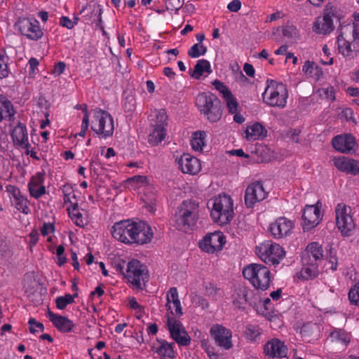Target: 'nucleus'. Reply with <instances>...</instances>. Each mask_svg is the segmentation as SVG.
Listing matches in <instances>:
<instances>
[{
	"mask_svg": "<svg viewBox=\"0 0 359 359\" xmlns=\"http://www.w3.org/2000/svg\"><path fill=\"white\" fill-rule=\"evenodd\" d=\"M349 158L340 156L334 159V165L340 170L346 172L348 170Z\"/></svg>",
	"mask_w": 359,
	"mask_h": 359,
	"instance_id": "obj_49",
	"label": "nucleus"
},
{
	"mask_svg": "<svg viewBox=\"0 0 359 359\" xmlns=\"http://www.w3.org/2000/svg\"><path fill=\"white\" fill-rule=\"evenodd\" d=\"M8 57L5 50L0 51V79L6 78L9 74L8 68Z\"/></svg>",
	"mask_w": 359,
	"mask_h": 359,
	"instance_id": "obj_40",
	"label": "nucleus"
},
{
	"mask_svg": "<svg viewBox=\"0 0 359 359\" xmlns=\"http://www.w3.org/2000/svg\"><path fill=\"white\" fill-rule=\"evenodd\" d=\"M282 34L290 42L295 41L298 37L297 29L292 25H287L282 27Z\"/></svg>",
	"mask_w": 359,
	"mask_h": 359,
	"instance_id": "obj_39",
	"label": "nucleus"
},
{
	"mask_svg": "<svg viewBox=\"0 0 359 359\" xmlns=\"http://www.w3.org/2000/svg\"><path fill=\"white\" fill-rule=\"evenodd\" d=\"M173 344H169L168 342L163 340L161 342V345L156 348L155 352L163 358H173L175 357V353L172 347Z\"/></svg>",
	"mask_w": 359,
	"mask_h": 359,
	"instance_id": "obj_32",
	"label": "nucleus"
},
{
	"mask_svg": "<svg viewBox=\"0 0 359 359\" xmlns=\"http://www.w3.org/2000/svg\"><path fill=\"white\" fill-rule=\"evenodd\" d=\"M92 12L95 13V16H97V18H94L91 22H94L96 21V26L99 27L104 33V27L102 26V8H101V6H95L94 8L92 9Z\"/></svg>",
	"mask_w": 359,
	"mask_h": 359,
	"instance_id": "obj_48",
	"label": "nucleus"
},
{
	"mask_svg": "<svg viewBox=\"0 0 359 359\" xmlns=\"http://www.w3.org/2000/svg\"><path fill=\"white\" fill-rule=\"evenodd\" d=\"M196 105L201 114L211 123L219 121L222 116L220 100L214 94L208 92L198 95Z\"/></svg>",
	"mask_w": 359,
	"mask_h": 359,
	"instance_id": "obj_2",
	"label": "nucleus"
},
{
	"mask_svg": "<svg viewBox=\"0 0 359 359\" xmlns=\"http://www.w3.org/2000/svg\"><path fill=\"white\" fill-rule=\"evenodd\" d=\"M6 191L8 193L11 203L20 212L28 214L29 209L28 207L29 201L26 196H23L17 187L8 184L6 187Z\"/></svg>",
	"mask_w": 359,
	"mask_h": 359,
	"instance_id": "obj_18",
	"label": "nucleus"
},
{
	"mask_svg": "<svg viewBox=\"0 0 359 359\" xmlns=\"http://www.w3.org/2000/svg\"><path fill=\"white\" fill-rule=\"evenodd\" d=\"M206 133L204 131H196L194 133V136L191 140V145L193 149L201 151L205 145V138Z\"/></svg>",
	"mask_w": 359,
	"mask_h": 359,
	"instance_id": "obj_35",
	"label": "nucleus"
},
{
	"mask_svg": "<svg viewBox=\"0 0 359 359\" xmlns=\"http://www.w3.org/2000/svg\"><path fill=\"white\" fill-rule=\"evenodd\" d=\"M333 18L340 23V18L333 11L326 12L323 17H318L314 22L313 31L319 34H328L334 29Z\"/></svg>",
	"mask_w": 359,
	"mask_h": 359,
	"instance_id": "obj_17",
	"label": "nucleus"
},
{
	"mask_svg": "<svg viewBox=\"0 0 359 359\" xmlns=\"http://www.w3.org/2000/svg\"><path fill=\"white\" fill-rule=\"evenodd\" d=\"M205 294L212 298H216L217 295L220 294V289L216 287L212 283H208L205 286Z\"/></svg>",
	"mask_w": 359,
	"mask_h": 359,
	"instance_id": "obj_50",
	"label": "nucleus"
},
{
	"mask_svg": "<svg viewBox=\"0 0 359 359\" xmlns=\"http://www.w3.org/2000/svg\"><path fill=\"white\" fill-rule=\"evenodd\" d=\"M262 97L264 102L270 107L283 109L287 103L288 91L286 86L283 83L267 79Z\"/></svg>",
	"mask_w": 359,
	"mask_h": 359,
	"instance_id": "obj_3",
	"label": "nucleus"
},
{
	"mask_svg": "<svg viewBox=\"0 0 359 359\" xmlns=\"http://www.w3.org/2000/svg\"><path fill=\"white\" fill-rule=\"evenodd\" d=\"M260 334V328L259 326L249 325L246 327L245 335L248 340L255 341Z\"/></svg>",
	"mask_w": 359,
	"mask_h": 359,
	"instance_id": "obj_46",
	"label": "nucleus"
},
{
	"mask_svg": "<svg viewBox=\"0 0 359 359\" xmlns=\"http://www.w3.org/2000/svg\"><path fill=\"white\" fill-rule=\"evenodd\" d=\"M76 22H73L68 17L62 16L60 20V25L67 29H72Z\"/></svg>",
	"mask_w": 359,
	"mask_h": 359,
	"instance_id": "obj_60",
	"label": "nucleus"
},
{
	"mask_svg": "<svg viewBox=\"0 0 359 359\" xmlns=\"http://www.w3.org/2000/svg\"><path fill=\"white\" fill-rule=\"evenodd\" d=\"M78 296V293L74 294H66L65 296H60L55 299L56 306L58 309L62 310L66 308L68 304L74 302V298Z\"/></svg>",
	"mask_w": 359,
	"mask_h": 359,
	"instance_id": "obj_37",
	"label": "nucleus"
},
{
	"mask_svg": "<svg viewBox=\"0 0 359 359\" xmlns=\"http://www.w3.org/2000/svg\"><path fill=\"white\" fill-rule=\"evenodd\" d=\"M167 325L171 337L180 346H188L190 344L191 338L189 336L182 323L175 318L168 317Z\"/></svg>",
	"mask_w": 359,
	"mask_h": 359,
	"instance_id": "obj_12",
	"label": "nucleus"
},
{
	"mask_svg": "<svg viewBox=\"0 0 359 359\" xmlns=\"http://www.w3.org/2000/svg\"><path fill=\"white\" fill-rule=\"evenodd\" d=\"M95 6H100V5L97 4H94L93 5L89 4L86 6H83L82 8V9L81 10L80 14L84 13L86 11H88L90 12V14L87 13L83 16L85 21H87V22L91 21L92 22L93 18V19L97 18V16H95V13L92 12V9L94 8Z\"/></svg>",
	"mask_w": 359,
	"mask_h": 359,
	"instance_id": "obj_51",
	"label": "nucleus"
},
{
	"mask_svg": "<svg viewBox=\"0 0 359 359\" xmlns=\"http://www.w3.org/2000/svg\"><path fill=\"white\" fill-rule=\"evenodd\" d=\"M151 188L149 187L147 188V191L144 193V196H142V201L144 203V207L149 212H154L156 210V204L158 202V197L154 191H152Z\"/></svg>",
	"mask_w": 359,
	"mask_h": 359,
	"instance_id": "obj_31",
	"label": "nucleus"
},
{
	"mask_svg": "<svg viewBox=\"0 0 359 359\" xmlns=\"http://www.w3.org/2000/svg\"><path fill=\"white\" fill-rule=\"evenodd\" d=\"M167 9L175 10L177 12L183 6L184 0H168Z\"/></svg>",
	"mask_w": 359,
	"mask_h": 359,
	"instance_id": "obj_58",
	"label": "nucleus"
},
{
	"mask_svg": "<svg viewBox=\"0 0 359 359\" xmlns=\"http://www.w3.org/2000/svg\"><path fill=\"white\" fill-rule=\"evenodd\" d=\"M167 306L168 307V310H170L172 314L180 316L183 313L180 300L175 301V302L172 303V306L170 304Z\"/></svg>",
	"mask_w": 359,
	"mask_h": 359,
	"instance_id": "obj_56",
	"label": "nucleus"
},
{
	"mask_svg": "<svg viewBox=\"0 0 359 359\" xmlns=\"http://www.w3.org/2000/svg\"><path fill=\"white\" fill-rule=\"evenodd\" d=\"M154 233L151 227L144 221L136 222L134 236L132 243L144 245L151 241Z\"/></svg>",
	"mask_w": 359,
	"mask_h": 359,
	"instance_id": "obj_22",
	"label": "nucleus"
},
{
	"mask_svg": "<svg viewBox=\"0 0 359 359\" xmlns=\"http://www.w3.org/2000/svg\"><path fill=\"white\" fill-rule=\"evenodd\" d=\"M341 116L342 117H344L347 121H352L353 122L355 123V121L353 118V111L351 108H345L343 109L341 111Z\"/></svg>",
	"mask_w": 359,
	"mask_h": 359,
	"instance_id": "obj_61",
	"label": "nucleus"
},
{
	"mask_svg": "<svg viewBox=\"0 0 359 359\" xmlns=\"http://www.w3.org/2000/svg\"><path fill=\"white\" fill-rule=\"evenodd\" d=\"M318 202L316 205H306L303 211V229L304 231H309L316 226L322 219V214L318 207Z\"/></svg>",
	"mask_w": 359,
	"mask_h": 359,
	"instance_id": "obj_16",
	"label": "nucleus"
},
{
	"mask_svg": "<svg viewBox=\"0 0 359 359\" xmlns=\"http://www.w3.org/2000/svg\"><path fill=\"white\" fill-rule=\"evenodd\" d=\"M13 252L11 241L6 238L0 237V259L6 260L11 257Z\"/></svg>",
	"mask_w": 359,
	"mask_h": 359,
	"instance_id": "obj_34",
	"label": "nucleus"
},
{
	"mask_svg": "<svg viewBox=\"0 0 359 359\" xmlns=\"http://www.w3.org/2000/svg\"><path fill=\"white\" fill-rule=\"evenodd\" d=\"M243 275L257 290L264 291L269 287L271 272L262 264H251L247 266L243 270Z\"/></svg>",
	"mask_w": 359,
	"mask_h": 359,
	"instance_id": "obj_4",
	"label": "nucleus"
},
{
	"mask_svg": "<svg viewBox=\"0 0 359 359\" xmlns=\"http://www.w3.org/2000/svg\"><path fill=\"white\" fill-rule=\"evenodd\" d=\"M294 228V223L286 217H278L271 224L269 231L275 238H282L290 235Z\"/></svg>",
	"mask_w": 359,
	"mask_h": 359,
	"instance_id": "obj_19",
	"label": "nucleus"
},
{
	"mask_svg": "<svg viewBox=\"0 0 359 359\" xmlns=\"http://www.w3.org/2000/svg\"><path fill=\"white\" fill-rule=\"evenodd\" d=\"M65 67L66 65L64 62H59L55 65L54 73L60 75L64 72Z\"/></svg>",
	"mask_w": 359,
	"mask_h": 359,
	"instance_id": "obj_64",
	"label": "nucleus"
},
{
	"mask_svg": "<svg viewBox=\"0 0 359 359\" xmlns=\"http://www.w3.org/2000/svg\"><path fill=\"white\" fill-rule=\"evenodd\" d=\"M304 253H308L309 255L312 256L313 258H316L319 261L323 257L322 245L317 242H313L309 244Z\"/></svg>",
	"mask_w": 359,
	"mask_h": 359,
	"instance_id": "obj_33",
	"label": "nucleus"
},
{
	"mask_svg": "<svg viewBox=\"0 0 359 359\" xmlns=\"http://www.w3.org/2000/svg\"><path fill=\"white\" fill-rule=\"evenodd\" d=\"M198 219V204L191 200L184 201L173 215V225L180 231H187L196 225Z\"/></svg>",
	"mask_w": 359,
	"mask_h": 359,
	"instance_id": "obj_1",
	"label": "nucleus"
},
{
	"mask_svg": "<svg viewBox=\"0 0 359 359\" xmlns=\"http://www.w3.org/2000/svg\"><path fill=\"white\" fill-rule=\"evenodd\" d=\"M11 137L14 144L22 149H28L30 147L26 126L21 122H18L14 127Z\"/></svg>",
	"mask_w": 359,
	"mask_h": 359,
	"instance_id": "obj_26",
	"label": "nucleus"
},
{
	"mask_svg": "<svg viewBox=\"0 0 359 359\" xmlns=\"http://www.w3.org/2000/svg\"><path fill=\"white\" fill-rule=\"evenodd\" d=\"M210 215L214 222L221 224H228L233 217V201L226 195L215 198L213 201Z\"/></svg>",
	"mask_w": 359,
	"mask_h": 359,
	"instance_id": "obj_5",
	"label": "nucleus"
},
{
	"mask_svg": "<svg viewBox=\"0 0 359 359\" xmlns=\"http://www.w3.org/2000/svg\"><path fill=\"white\" fill-rule=\"evenodd\" d=\"M318 262L316 258H313L312 256L309 255L308 253H302V266H318Z\"/></svg>",
	"mask_w": 359,
	"mask_h": 359,
	"instance_id": "obj_52",
	"label": "nucleus"
},
{
	"mask_svg": "<svg viewBox=\"0 0 359 359\" xmlns=\"http://www.w3.org/2000/svg\"><path fill=\"white\" fill-rule=\"evenodd\" d=\"M15 110L12 102L0 94V123L3 120L12 121L15 118Z\"/></svg>",
	"mask_w": 359,
	"mask_h": 359,
	"instance_id": "obj_28",
	"label": "nucleus"
},
{
	"mask_svg": "<svg viewBox=\"0 0 359 359\" xmlns=\"http://www.w3.org/2000/svg\"><path fill=\"white\" fill-rule=\"evenodd\" d=\"M43 181L44 174L43 172H37L36 175L32 177L28 183V189L31 196L38 199L46 194V187L42 185Z\"/></svg>",
	"mask_w": 359,
	"mask_h": 359,
	"instance_id": "obj_27",
	"label": "nucleus"
},
{
	"mask_svg": "<svg viewBox=\"0 0 359 359\" xmlns=\"http://www.w3.org/2000/svg\"><path fill=\"white\" fill-rule=\"evenodd\" d=\"M180 300L178 298V292L176 287H171L167 294V304L166 306L175 301Z\"/></svg>",
	"mask_w": 359,
	"mask_h": 359,
	"instance_id": "obj_55",
	"label": "nucleus"
},
{
	"mask_svg": "<svg viewBox=\"0 0 359 359\" xmlns=\"http://www.w3.org/2000/svg\"><path fill=\"white\" fill-rule=\"evenodd\" d=\"M237 297L234 299L233 304L238 309H243L248 302V292L246 289H240L236 293Z\"/></svg>",
	"mask_w": 359,
	"mask_h": 359,
	"instance_id": "obj_41",
	"label": "nucleus"
},
{
	"mask_svg": "<svg viewBox=\"0 0 359 359\" xmlns=\"http://www.w3.org/2000/svg\"><path fill=\"white\" fill-rule=\"evenodd\" d=\"M15 27L29 40L38 41L43 36L39 22L34 18L20 17L15 23Z\"/></svg>",
	"mask_w": 359,
	"mask_h": 359,
	"instance_id": "obj_8",
	"label": "nucleus"
},
{
	"mask_svg": "<svg viewBox=\"0 0 359 359\" xmlns=\"http://www.w3.org/2000/svg\"><path fill=\"white\" fill-rule=\"evenodd\" d=\"M337 43L339 53H341L344 56H350L352 52L351 43L344 40L340 35L337 37Z\"/></svg>",
	"mask_w": 359,
	"mask_h": 359,
	"instance_id": "obj_42",
	"label": "nucleus"
},
{
	"mask_svg": "<svg viewBox=\"0 0 359 359\" xmlns=\"http://www.w3.org/2000/svg\"><path fill=\"white\" fill-rule=\"evenodd\" d=\"M227 95L224 97V101L226 104L229 112L230 114H235L238 111V103L235 96L230 93L226 94Z\"/></svg>",
	"mask_w": 359,
	"mask_h": 359,
	"instance_id": "obj_43",
	"label": "nucleus"
},
{
	"mask_svg": "<svg viewBox=\"0 0 359 359\" xmlns=\"http://www.w3.org/2000/svg\"><path fill=\"white\" fill-rule=\"evenodd\" d=\"M351 212V207L344 203H339L335 208L337 227L341 231V233L344 235H348V233L352 231L355 226L350 215Z\"/></svg>",
	"mask_w": 359,
	"mask_h": 359,
	"instance_id": "obj_11",
	"label": "nucleus"
},
{
	"mask_svg": "<svg viewBox=\"0 0 359 359\" xmlns=\"http://www.w3.org/2000/svg\"><path fill=\"white\" fill-rule=\"evenodd\" d=\"M348 297L351 304L359 307V281L350 289Z\"/></svg>",
	"mask_w": 359,
	"mask_h": 359,
	"instance_id": "obj_45",
	"label": "nucleus"
},
{
	"mask_svg": "<svg viewBox=\"0 0 359 359\" xmlns=\"http://www.w3.org/2000/svg\"><path fill=\"white\" fill-rule=\"evenodd\" d=\"M204 72L208 74L212 72L210 63L205 59L198 60L194 70L192 72L189 70L190 76L196 79H199Z\"/></svg>",
	"mask_w": 359,
	"mask_h": 359,
	"instance_id": "obj_30",
	"label": "nucleus"
},
{
	"mask_svg": "<svg viewBox=\"0 0 359 359\" xmlns=\"http://www.w3.org/2000/svg\"><path fill=\"white\" fill-rule=\"evenodd\" d=\"M226 243L225 236L221 231H215L205 235L199 242L200 248L208 253H214L222 249Z\"/></svg>",
	"mask_w": 359,
	"mask_h": 359,
	"instance_id": "obj_13",
	"label": "nucleus"
},
{
	"mask_svg": "<svg viewBox=\"0 0 359 359\" xmlns=\"http://www.w3.org/2000/svg\"><path fill=\"white\" fill-rule=\"evenodd\" d=\"M69 217L74 221L75 224L78 226H83L85 222L83 219L82 214L79 211L78 204L74 203L72 205V208H69L67 209Z\"/></svg>",
	"mask_w": 359,
	"mask_h": 359,
	"instance_id": "obj_38",
	"label": "nucleus"
},
{
	"mask_svg": "<svg viewBox=\"0 0 359 359\" xmlns=\"http://www.w3.org/2000/svg\"><path fill=\"white\" fill-rule=\"evenodd\" d=\"M346 172L352 173L353 175H356L359 173V162L349 158L348 166Z\"/></svg>",
	"mask_w": 359,
	"mask_h": 359,
	"instance_id": "obj_57",
	"label": "nucleus"
},
{
	"mask_svg": "<svg viewBox=\"0 0 359 359\" xmlns=\"http://www.w3.org/2000/svg\"><path fill=\"white\" fill-rule=\"evenodd\" d=\"M47 316L53 325L61 332H70L75 327L73 321L67 317L55 314L50 309L48 310Z\"/></svg>",
	"mask_w": 359,
	"mask_h": 359,
	"instance_id": "obj_25",
	"label": "nucleus"
},
{
	"mask_svg": "<svg viewBox=\"0 0 359 359\" xmlns=\"http://www.w3.org/2000/svg\"><path fill=\"white\" fill-rule=\"evenodd\" d=\"M333 147L344 154H353L355 151L356 142L351 134L337 135L332 140Z\"/></svg>",
	"mask_w": 359,
	"mask_h": 359,
	"instance_id": "obj_21",
	"label": "nucleus"
},
{
	"mask_svg": "<svg viewBox=\"0 0 359 359\" xmlns=\"http://www.w3.org/2000/svg\"><path fill=\"white\" fill-rule=\"evenodd\" d=\"M215 88L222 95L223 98L231 93L229 89L221 81L215 80L212 83Z\"/></svg>",
	"mask_w": 359,
	"mask_h": 359,
	"instance_id": "obj_53",
	"label": "nucleus"
},
{
	"mask_svg": "<svg viewBox=\"0 0 359 359\" xmlns=\"http://www.w3.org/2000/svg\"><path fill=\"white\" fill-rule=\"evenodd\" d=\"M266 196L267 192L264 190L262 183L260 182H253L245 189V205L247 208H252L256 203L265 199Z\"/></svg>",
	"mask_w": 359,
	"mask_h": 359,
	"instance_id": "obj_15",
	"label": "nucleus"
},
{
	"mask_svg": "<svg viewBox=\"0 0 359 359\" xmlns=\"http://www.w3.org/2000/svg\"><path fill=\"white\" fill-rule=\"evenodd\" d=\"M54 226L50 223H44L41 229L43 236H47L49 233L53 231Z\"/></svg>",
	"mask_w": 359,
	"mask_h": 359,
	"instance_id": "obj_63",
	"label": "nucleus"
},
{
	"mask_svg": "<svg viewBox=\"0 0 359 359\" xmlns=\"http://www.w3.org/2000/svg\"><path fill=\"white\" fill-rule=\"evenodd\" d=\"M264 353L270 358H285L287 354V348L280 340L273 339L265 344Z\"/></svg>",
	"mask_w": 359,
	"mask_h": 359,
	"instance_id": "obj_24",
	"label": "nucleus"
},
{
	"mask_svg": "<svg viewBox=\"0 0 359 359\" xmlns=\"http://www.w3.org/2000/svg\"><path fill=\"white\" fill-rule=\"evenodd\" d=\"M179 168L184 173L195 175L201 170V163L199 160L189 154H184L177 160Z\"/></svg>",
	"mask_w": 359,
	"mask_h": 359,
	"instance_id": "obj_23",
	"label": "nucleus"
},
{
	"mask_svg": "<svg viewBox=\"0 0 359 359\" xmlns=\"http://www.w3.org/2000/svg\"><path fill=\"white\" fill-rule=\"evenodd\" d=\"M322 91L327 99L331 101L335 100V90L334 87L330 86L326 88H323Z\"/></svg>",
	"mask_w": 359,
	"mask_h": 359,
	"instance_id": "obj_59",
	"label": "nucleus"
},
{
	"mask_svg": "<svg viewBox=\"0 0 359 359\" xmlns=\"http://www.w3.org/2000/svg\"><path fill=\"white\" fill-rule=\"evenodd\" d=\"M91 129L100 137L106 139L112 136L114 130L113 117L107 111L95 109Z\"/></svg>",
	"mask_w": 359,
	"mask_h": 359,
	"instance_id": "obj_6",
	"label": "nucleus"
},
{
	"mask_svg": "<svg viewBox=\"0 0 359 359\" xmlns=\"http://www.w3.org/2000/svg\"><path fill=\"white\" fill-rule=\"evenodd\" d=\"M168 116L164 109H161L156 114V123L154 126L152 131L150 133L148 140L152 145H157L161 142L165 135V127L168 125Z\"/></svg>",
	"mask_w": 359,
	"mask_h": 359,
	"instance_id": "obj_14",
	"label": "nucleus"
},
{
	"mask_svg": "<svg viewBox=\"0 0 359 359\" xmlns=\"http://www.w3.org/2000/svg\"><path fill=\"white\" fill-rule=\"evenodd\" d=\"M241 7V2L239 0H233L231 1L228 6L227 8L231 12H237L240 10Z\"/></svg>",
	"mask_w": 359,
	"mask_h": 359,
	"instance_id": "obj_62",
	"label": "nucleus"
},
{
	"mask_svg": "<svg viewBox=\"0 0 359 359\" xmlns=\"http://www.w3.org/2000/svg\"><path fill=\"white\" fill-rule=\"evenodd\" d=\"M125 277L134 286L142 290V285L148 281L149 275L146 266L135 259H133L126 264Z\"/></svg>",
	"mask_w": 359,
	"mask_h": 359,
	"instance_id": "obj_9",
	"label": "nucleus"
},
{
	"mask_svg": "<svg viewBox=\"0 0 359 359\" xmlns=\"http://www.w3.org/2000/svg\"><path fill=\"white\" fill-rule=\"evenodd\" d=\"M28 323L29 325V331L32 333L37 332L35 327L39 328L41 332L45 330L44 325L41 323L37 322L35 318H31Z\"/></svg>",
	"mask_w": 359,
	"mask_h": 359,
	"instance_id": "obj_54",
	"label": "nucleus"
},
{
	"mask_svg": "<svg viewBox=\"0 0 359 359\" xmlns=\"http://www.w3.org/2000/svg\"><path fill=\"white\" fill-rule=\"evenodd\" d=\"M136 222L130 220L116 222L112 227V236L122 243L132 244Z\"/></svg>",
	"mask_w": 359,
	"mask_h": 359,
	"instance_id": "obj_10",
	"label": "nucleus"
},
{
	"mask_svg": "<svg viewBox=\"0 0 359 359\" xmlns=\"http://www.w3.org/2000/svg\"><path fill=\"white\" fill-rule=\"evenodd\" d=\"M302 71L306 74L310 76H313V74H322V71L320 67H318L314 62H311L307 60L304 65L302 67Z\"/></svg>",
	"mask_w": 359,
	"mask_h": 359,
	"instance_id": "obj_44",
	"label": "nucleus"
},
{
	"mask_svg": "<svg viewBox=\"0 0 359 359\" xmlns=\"http://www.w3.org/2000/svg\"><path fill=\"white\" fill-rule=\"evenodd\" d=\"M266 130L259 123H256L245 130V137L248 140H255L266 136Z\"/></svg>",
	"mask_w": 359,
	"mask_h": 359,
	"instance_id": "obj_29",
	"label": "nucleus"
},
{
	"mask_svg": "<svg viewBox=\"0 0 359 359\" xmlns=\"http://www.w3.org/2000/svg\"><path fill=\"white\" fill-rule=\"evenodd\" d=\"M318 266H302L300 271V277L303 280L313 279L318 276Z\"/></svg>",
	"mask_w": 359,
	"mask_h": 359,
	"instance_id": "obj_36",
	"label": "nucleus"
},
{
	"mask_svg": "<svg viewBox=\"0 0 359 359\" xmlns=\"http://www.w3.org/2000/svg\"><path fill=\"white\" fill-rule=\"evenodd\" d=\"M207 52V48L203 45L195 43L193 45L188 51V55L192 58L198 57L201 55H203Z\"/></svg>",
	"mask_w": 359,
	"mask_h": 359,
	"instance_id": "obj_47",
	"label": "nucleus"
},
{
	"mask_svg": "<svg viewBox=\"0 0 359 359\" xmlns=\"http://www.w3.org/2000/svg\"><path fill=\"white\" fill-rule=\"evenodd\" d=\"M256 252L264 262L271 265L278 264L285 255L280 245L269 242L261 244L256 248Z\"/></svg>",
	"mask_w": 359,
	"mask_h": 359,
	"instance_id": "obj_7",
	"label": "nucleus"
},
{
	"mask_svg": "<svg viewBox=\"0 0 359 359\" xmlns=\"http://www.w3.org/2000/svg\"><path fill=\"white\" fill-rule=\"evenodd\" d=\"M210 334L215 343L226 350L232 347L231 332L220 325H215L210 328Z\"/></svg>",
	"mask_w": 359,
	"mask_h": 359,
	"instance_id": "obj_20",
	"label": "nucleus"
}]
</instances>
